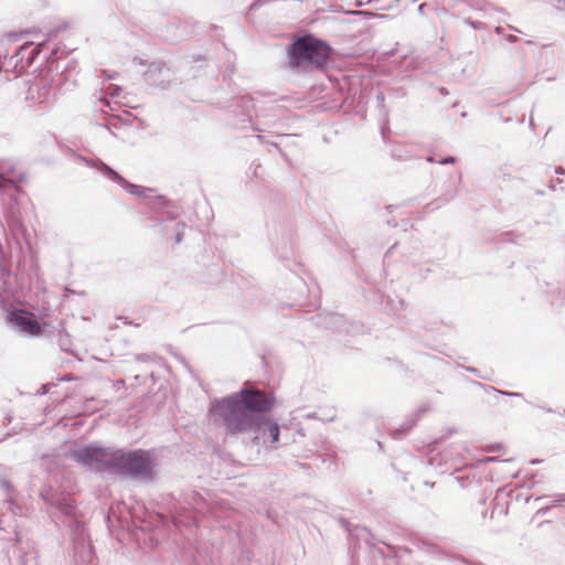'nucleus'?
Segmentation results:
<instances>
[{"mask_svg":"<svg viewBox=\"0 0 565 565\" xmlns=\"http://www.w3.org/2000/svg\"><path fill=\"white\" fill-rule=\"evenodd\" d=\"M275 405V398L266 392L244 388L231 397L216 401L211 414L223 420L231 434L250 430L259 424L262 414L268 413Z\"/></svg>","mask_w":565,"mask_h":565,"instance_id":"obj_1","label":"nucleus"},{"mask_svg":"<svg viewBox=\"0 0 565 565\" xmlns=\"http://www.w3.org/2000/svg\"><path fill=\"white\" fill-rule=\"evenodd\" d=\"M330 57V47L312 36L298 39L289 51L292 66H323Z\"/></svg>","mask_w":565,"mask_h":565,"instance_id":"obj_2","label":"nucleus"},{"mask_svg":"<svg viewBox=\"0 0 565 565\" xmlns=\"http://www.w3.org/2000/svg\"><path fill=\"white\" fill-rule=\"evenodd\" d=\"M151 470L150 456L145 450L125 452L116 450L114 471L132 477L148 476Z\"/></svg>","mask_w":565,"mask_h":565,"instance_id":"obj_3","label":"nucleus"},{"mask_svg":"<svg viewBox=\"0 0 565 565\" xmlns=\"http://www.w3.org/2000/svg\"><path fill=\"white\" fill-rule=\"evenodd\" d=\"M77 462L96 471L114 470L116 450L98 446H86L72 452Z\"/></svg>","mask_w":565,"mask_h":565,"instance_id":"obj_4","label":"nucleus"},{"mask_svg":"<svg viewBox=\"0 0 565 565\" xmlns=\"http://www.w3.org/2000/svg\"><path fill=\"white\" fill-rule=\"evenodd\" d=\"M62 86V81H56L53 76L45 75L29 85V98L32 102L43 103L50 97V93L58 89Z\"/></svg>","mask_w":565,"mask_h":565,"instance_id":"obj_5","label":"nucleus"},{"mask_svg":"<svg viewBox=\"0 0 565 565\" xmlns=\"http://www.w3.org/2000/svg\"><path fill=\"white\" fill-rule=\"evenodd\" d=\"M33 313L25 312L23 310L13 311L10 315V321L17 326L22 332L30 335H40L42 328L40 323L34 320Z\"/></svg>","mask_w":565,"mask_h":565,"instance_id":"obj_6","label":"nucleus"},{"mask_svg":"<svg viewBox=\"0 0 565 565\" xmlns=\"http://www.w3.org/2000/svg\"><path fill=\"white\" fill-rule=\"evenodd\" d=\"M263 428V434H268L271 444H277L279 441L280 427L277 422L269 417L262 416L259 418V424L255 425L252 430H260Z\"/></svg>","mask_w":565,"mask_h":565,"instance_id":"obj_7","label":"nucleus"},{"mask_svg":"<svg viewBox=\"0 0 565 565\" xmlns=\"http://www.w3.org/2000/svg\"><path fill=\"white\" fill-rule=\"evenodd\" d=\"M0 186H2L3 183L18 184L25 181V175L21 172H18L12 167L0 164Z\"/></svg>","mask_w":565,"mask_h":565,"instance_id":"obj_8","label":"nucleus"},{"mask_svg":"<svg viewBox=\"0 0 565 565\" xmlns=\"http://www.w3.org/2000/svg\"><path fill=\"white\" fill-rule=\"evenodd\" d=\"M127 189L131 194H135V195H143L147 191V189L141 188L139 185H135V184H127Z\"/></svg>","mask_w":565,"mask_h":565,"instance_id":"obj_9","label":"nucleus"}]
</instances>
